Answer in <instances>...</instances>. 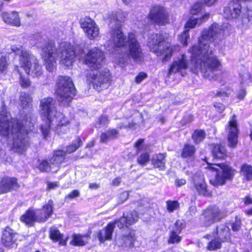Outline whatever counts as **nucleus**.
I'll list each match as a JSON object with an SVG mask.
<instances>
[{"mask_svg":"<svg viewBox=\"0 0 252 252\" xmlns=\"http://www.w3.org/2000/svg\"><path fill=\"white\" fill-rule=\"evenodd\" d=\"M149 154L147 152H145L140 155L137 158V160L139 164L143 165L149 161Z\"/></svg>","mask_w":252,"mask_h":252,"instance_id":"obj_46","label":"nucleus"},{"mask_svg":"<svg viewBox=\"0 0 252 252\" xmlns=\"http://www.w3.org/2000/svg\"><path fill=\"white\" fill-rule=\"evenodd\" d=\"M150 20L155 22L157 25H164L168 23L167 17H150Z\"/></svg>","mask_w":252,"mask_h":252,"instance_id":"obj_45","label":"nucleus"},{"mask_svg":"<svg viewBox=\"0 0 252 252\" xmlns=\"http://www.w3.org/2000/svg\"><path fill=\"white\" fill-rule=\"evenodd\" d=\"M64 159V153L62 150H58L54 152L53 157L48 162L47 160L41 161L38 168L41 172H56L58 169L59 165Z\"/></svg>","mask_w":252,"mask_h":252,"instance_id":"obj_13","label":"nucleus"},{"mask_svg":"<svg viewBox=\"0 0 252 252\" xmlns=\"http://www.w3.org/2000/svg\"><path fill=\"white\" fill-rule=\"evenodd\" d=\"M99 122L101 125H105L108 122V118L106 116H103L99 119Z\"/></svg>","mask_w":252,"mask_h":252,"instance_id":"obj_63","label":"nucleus"},{"mask_svg":"<svg viewBox=\"0 0 252 252\" xmlns=\"http://www.w3.org/2000/svg\"><path fill=\"white\" fill-rule=\"evenodd\" d=\"M26 120L12 119L6 111L0 113V134L2 141L14 152L22 154L29 146V130H32L33 125L31 115Z\"/></svg>","mask_w":252,"mask_h":252,"instance_id":"obj_2","label":"nucleus"},{"mask_svg":"<svg viewBox=\"0 0 252 252\" xmlns=\"http://www.w3.org/2000/svg\"><path fill=\"white\" fill-rule=\"evenodd\" d=\"M32 98L31 96L24 92H22L19 98V104L23 109L28 108L31 105Z\"/></svg>","mask_w":252,"mask_h":252,"instance_id":"obj_26","label":"nucleus"},{"mask_svg":"<svg viewBox=\"0 0 252 252\" xmlns=\"http://www.w3.org/2000/svg\"><path fill=\"white\" fill-rule=\"evenodd\" d=\"M40 113L45 123L41 126L44 137L46 138L54 131L59 135L69 131V121L63 114L58 111L56 101L50 97H44L40 101Z\"/></svg>","mask_w":252,"mask_h":252,"instance_id":"obj_3","label":"nucleus"},{"mask_svg":"<svg viewBox=\"0 0 252 252\" xmlns=\"http://www.w3.org/2000/svg\"><path fill=\"white\" fill-rule=\"evenodd\" d=\"M7 68L6 58L5 56L0 54V74L4 73Z\"/></svg>","mask_w":252,"mask_h":252,"instance_id":"obj_43","label":"nucleus"},{"mask_svg":"<svg viewBox=\"0 0 252 252\" xmlns=\"http://www.w3.org/2000/svg\"><path fill=\"white\" fill-rule=\"evenodd\" d=\"M241 220L236 219L235 221L232 224V229L234 231H238L241 228Z\"/></svg>","mask_w":252,"mask_h":252,"instance_id":"obj_54","label":"nucleus"},{"mask_svg":"<svg viewBox=\"0 0 252 252\" xmlns=\"http://www.w3.org/2000/svg\"><path fill=\"white\" fill-rule=\"evenodd\" d=\"M246 94L245 89H241L237 94V97L240 99H242L244 98Z\"/></svg>","mask_w":252,"mask_h":252,"instance_id":"obj_60","label":"nucleus"},{"mask_svg":"<svg viewBox=\"0 0 252 252\" xmlns=\"http://www.w3.org/2000/svg\"><path fill=\"white\" fill-rule=\"evenodd\" d=\"M114 228L115 223H109L105 228L100 230L97 235L99 242L102 243L106 240H111Z\"/></svg>","mask_w":252,"mask_h":252,"instance_id":"obj_22","label":"nucleus"},{"mask_svg":"<svg viewBox=\"0 0 252 252\" xmlns=\"http://www.w3.org/2000/svg\"><path fill=\"white\" fill-rule=\"evenodd\" d=\"M180 233L175 231L171 230L169 234V237L168 240V244L178 243L181 241V237L179 235Z\"/></svg>","mask_w":252,"mask_h":252,"instance_id":"obj_39","label":"nucleus"},{"mask_svg":"<svg viewBox=\"0 0 252 252\" xmlns=\"http://www.w3.org/2000/svg\"><path fill=\"white\" fill-rule=\"evenodd\" d=\"M93 28L89 30H86L85 32L87 37L91 40L97 37L99 34V29L97 26H94Z\"/></svg>","mask_w":252,"mask_h":252,"instance_id":"obj_38","label":"nucleus"},{"mask_svg":"<svg viewBox=\"0 0 252 252\" xmlns=\"http://www.w3.org/2000/svg\"><path fill=\"white\" fill-rule=\"evenodd\" d=\"M144 139H140L138 140L135 144L134 146L136 149L137 153L146 149V146L143 144Z\"/></svg>","mask_w":252,"mask_h":252,"instance_id":"obj_51","label":"nucleus"},{"mask_svg":"<svg viewBox=\"0 0 252 252\" xmlns=\"http://www.w3.org/2000/svg\"><path fill=\"white\" fill-rule=\"evenodd\" d=\"M109 140H110V138L107 132L101 133L100 136V141L101 142L106 143Z\"/></svg>","mask_w":252,"mask_h":252,"instance_id":"obj_57","label":"nucleus"},{"mask_svg":"<svg viewBox=\"0 0 252 252\" xmlns=\"http://www.w3.org/2000/svg\"><path fill=\"white\" fill-rule=\"evenodd\" d=\"M11 50L15 54L14 60L16 59L19 67L23 68L27 74L36 77L42 74L41 66L36 57L22 47H18L13 45L11 47Z\"/></svg>","mask_w":252,"mask_h":252,"instance_id":"obj_7","label":"nucleus"},{"mask_svg":"<svg viewBox=\"0 0 252 252\" xmlns=\"http://www.w3.org/2000/svg\"><path fill=\"white\" fill-rule=\"evenodd\" d=\"M205 133L202 130H195L192 135V139L196 143H199L202 141L205 138Z\"/></svg>","mask_w":252,"mask_h":252,"instance_id":"obj_41","label":"nucleus"},{"mask_svg":"<svg viewBox=\"0 0 252 252\" xmlns=\"http://www.w3.org/2000/svg\"><path fill=\"white\" fill-rule=\"evenodd\" d=\"M205 17H199L198 18H195V17H190V18L187 22L185 29L189 30V28H193L196 25H200L205 21Z\"/></svg>","mask_w":252,"mask_h":252,"instance_id":"obj_30","label":"nucleus"},{"mask_svg":"<svg viewBox=\"0 0 252 252\" xmlns=\"http://www.w3.org/2000/svg\"><path fill=\"white\" fill-rule=\"evenodd\" d=\"M214 106L220 113H221L225 109L224 105L220 103H215Z\"/></svg>","mask_w":252,"mask_h":252,"instance_id":"obj_59","label":"nucleus"},{"mask_svg":"<svg viewBox=\"0 0 252 252\" xmlns=\"http://www.w3.org/2000/svg\"><path fill=\"white\" fill-rule=\"evenodd\" d=\"M225 216L224 213L216 206H210L204 210L200 218V224L208 227L220 221Z\"/></svg>","mask_w":252,"mask_h":252,"instance_id":"obj_12","label":"nucleus"},{"mask_svg":"<svg viewBox=\"0 0 252 252\" xmlns=\"http://www.w3.org/2000/svg\"><path fill=\"white\" fill-rule=\"evenodd\" d=\"M56 86V93L58 101L63 105H68L76 94L72 79L68 76H60Z\"/></svg>","mask_w":252,"mask_h":252,"instance_id":"obj_9","label":"nucleus"},{"mask_svg":"<svg viewBox=\"0 0 252 252\" xmlns=\"http://www.w3.org/2000/svg\"><path fill=\"white\" fill-rule=\"evenodd\" d=\"M90 237V234L81 235L79 234H74L72 235V240L70 244L75 246H83L87 243Z\"/></svg>","mask_w":252,"mask_h":252,"instance_id":"obj_23","label":"nucleus"},{"mask_svg":"<svg viewBox=\"0 0 252 252\" xmlns=\"http://www.w3.org/2000/svg\"><path fill=\"white\" fill-rule=\"evenodd\" d=\"M229 25L221 26L212 24L208 30L202 32L197 45H193L189 51L190 53V71L194 73L200 72L203 76L210 80H216L215 72L221 69V66L213 51L210 48L209 41H211L222 34H228Z\"/></svg>","mask_w":252,"mask_h":252,"instance_id":"obj_1","label":"nucleus"},{"mask_svg":"<svg viewBox=\"0 0 252 252\" xmlns=\"http://www.w3.org/2000/svg\"><path fill=\"white\" fill-rule=\"evenodd\" d=\"M195 153V148L194 146L187 144L184 145L182 150L181 156L183 158H193Z\"/></svg>","mask_w":252,"mask_h":252,"instance_id":"obj_29","label":"nucleus"},{"mask_svg":"<svg viewBox=\"0 0 252 252\" xmlns=\"http://www.w3.org/2000/svg\"><path fill=\"white\" fill-rule=\"evenodd\" d=\"M20 186L15 178L5 177L0 181V194L6 193L19 189Z\"/></svg>","mask_w":252,"mask_h":252,"instance_id":"obj_18","label":"nucleus"},{"mask_svg":"<svg viewBox=\"0 0 252 252\" xmlns=\"http://www.w3.org/2000/svg\"><path fill=\"white\" fill-rule=\"evenodd\" d=\"M42 57L46 69L53 72L56 70L57 59L60 58L61 63L66 66L71 65L74 62L75 57L80 59L84 57V52L82 49L79 48L78 52L69 42H62L57 48L52 42L46 43L42 47Z\"/></svg>","mask_w":252,"mask_h":252,"instance_id":"obj_4","label":"nucleus"},{"mask_svg":"<svg viewBox=\"0 0 252 252\" xmlns=\"http://www.w3.org/2000/svg\"><path fill=\"white\" fill-rule=\"evenodd\" d=\"M166 204L167 210L169 213L173 212L180 207L179 202L175 200H167L166 202Z\"/></svg>","mask_w":252,"mask_h":252,"instance_id":"obj_40","label":"nucleus"},{"mask_svg":"<svg viewBox=\"0 0 252 252\" xmlns=\"http://www.w3.org/2000/svg\"><path fill=\"white\" fill-rule=\"evenodd\" d=\"M213 234L217 235V237L222 242H226L230 240V229L224 224H220L218 225Z\"/></svg>","mask_w":252,"mask_h":252,"instance_id":"obj_21","label":"nucleus"},{"mask_svg":"<svg viewBox=\"0 0 252 252\" xmlns=\"http://www.w3.org/2000/svg\"><path fill=\"white\" fill-rule=\"evenodd\" d=\"M59 186L58 182H49L48 183V189H53Z\"/></svg>","mask_w":252,"mask_h":252,"instance_id":"obj_61","label":"nucleus"},{"mask_svg":"<svg viewBox=\"0 0 252 252\" xmlns=\"http://www.w3.org/2000/svg\"><path fill=\"white\" fill-rule=\"evenodd\" d=\"M110 139L116 138L118 134V132L115 129H113L107 131Z\"/></svg>","mask_w":252,"mask_h":252,"instance_id":"obj_56","label":"nucleus"},{"mask_svg":"<svg viewBox=\"0 0 252 252\" xmlns=\"http://www.w3.org/2000/svg\"><path fill=\"white\" fill-rule=\"evenodd\" d=\"M129 196V193L128 191H124L120 194L119 199L121 203L124 202L127 200Z\"/></svg>","mask_w":252,"mask_h":252,"instance_id":"obj_58","label":"nucleus"},{"mask_svg":"<svg viewBox=\"0 0 252 252\" xmlns=\"http://www.w3.org/2000/svg\"><path fill=\"white\" fill-rule=\"evenodd\" d=\"M14 64L15 70L17 71L20 75L19 83L21 86L23 88H27L29 87L31 85V81L27 76H24L21 74V72L20 71L19 66L17 64L16 59L14 60Z\"/></svg>","mask_w":252,"mask_h":252,"instance_id":"obj_28","label":"nucleus"},{"mask_svg":"<svg viewBox=\"0 0 252 252\" xmlns=\"http://www.w3.org/2000/svg\"><path fill=\"white\" fill-rule=\"evenodd\" d=\"M238 21L242 22V26L247 28L252 25V17H236Z\"/></svg>","mask_w":252,"mask_h":252,"instance_id":"obj_44","label":"nucleus"},{"mask_svg":"<svg viewBox=\"0 0 252 252\" xmlns=\"http://www.w3.org/2000/svg\"><path fill=\"white\" fill-rule=\"evenodd\" d=\"M121 182V178L120 177H117L112 181V184L113 186H118L120 185Z\"/></svg>","mask_w":252,"mask_h":252,"instance_id":"obj_64","label":"nucleus"},{"mask_svg":"<svg viewBox=\"0 0 252 252\" xmlns=\"http://www.w3.org/2000/svg\"><path fill=\"white\" fill-rule=\"evenodd\" d=\"M2 18L7 24L17 27L20 26L21 21L19 17H2Z\"/></svg>","mask_w":252,"mask_h":252,"instance_id":"obj_37","label":"nucleus"},{"mask_svg":"<svg viewBox=\"0 0 252 252\" xmlns=\"http://www.w3.org/2000/svg\"><path fill=\"white\" fill-rule=\"evenodd\" d=\"M82 144L83 143L81 139L79 137H77L76 140L72 142V144L66 147L65 152L63 151L64 153V156L65 155V153L70 154L75 152L82 146Z\"/></svg>","mask_w":252,"mask_h":252,"instance_id":"obj_33","label":"nucleus"},{"mask_svg":"<svg viewBox=\"0 0 252 252\" xmlns=\"http://www.w3.org/2000/svg\"><path fill=\"white\" fill-rule=\"evenodd\" d=\"M226 131L228 133L227 139L229 147L234 148L237 144L238 129L236 116L233 115L229 121L228 125L226 127Z\"/></svg>","mask_w":252,"mask_h":252,"instance_id":"obj_15","label":"nucleus"},{"mask_svg":"<svg viewBox=\"0 0 252 252\" xmlns=\"http://www.w3.org/2000/svg\"><path fill=\"white\" fill-rule=\"evenodd\" d=\"M104 60L102 51L97 48L90 50L85 56V63L91 69L87 76V80L97 91L108 88L110 84V73L105 69L98 70Z\"/></svg>","mask_w":252,"mask_h":252,"instance_id":"obj_5","label":"nucleus"},{"mask_svg":"<svg viewBox=\"0 0 252 252\" xmlns=\"http://www.w3.org/2000/svg\"><path fill=\"white\" fill-rule=\"evenodd\" d=\"M241 174L247 180H252V166L248 164H244L241 167Z\"/></svg>","mask_w":252,"mask_h":252,"instance_id":"obj_35","label":"nucleus"},{"mask_svg":"<svg viewBox=\"0 0 252 252\" xmlns=\"http://www.w3.org/2000/svg\"><path fill=\"white\" fill-rule=\"evenodd\" d=\"M244 202L246 205H252V198L249 197H246L244 199ZM245 212L248 215H252V208L249 210H246Z\"/></svg>","mask_w":252,"mask_h":252,"instance_id":"obj_53","label":"nucleus"},{"mask_svg":"<svg viewBox=\"0 0 252 252\" xmlns=\"http://www.w3.org/2000/svg\"><path fill=\"white\" fill-rule=\"evenodd\" d=\"M232 91L229 87H225L223 89H221L218 91L215 96L220 97H228L232 93Z\"/></svg>","mask_w":252,"mask_h":252,"instance_id":"obj_47","label":"nucleus"},{"mask_svg":"<svg viewBox=\"0 0 252 252\" xmlns=\"http://www.w3.org/2000/svg\"><path fill=\"white\" fill-rule=\"evenodd\" d=\"M186 183V181L185 179H177L175 181V184L177 187H180L184 185H185Z\"/></svg>","mask_w":252,"mask_h":252,"instance_id":"obj_62","label":"nucleus"},{"mask_svg":"<svg viewBox=\"0 0 252 252\" xmlns=\"http://www.w3.org/2000/svg\"><path fill=\"white\" fill-rule=\"evenodd\" d=\"M163 41L164 37L161 34L154 33L149 36L148 45L151 52L158 56H162V61L165 62L170 59L175 52L179 51L180 47L168 44L163 45Z\"/></svg>","mask_w":252,"mask_h":252,"instance_id":"obj_8","label":"nucleus"},{"mask_svg":"<svg viewBox=\"0 0 252 252\" xmlns=\"http://www.w3.org/2000/svg\"><path fill=\"white\" fill-rule=\"evenodd\" d=\"M212 154L215 158H223L226 156V150L224 147L220 145H215L212 150Z\"/></svg>","mask_w":252,"mask_h":252,"instance_id":"obj_31","label":"nucleus"},{"mask_svg":"<svg viewBox=\"0 0 252 252\" xmlns=\"http://www.w3.org/2000/svg\"><path fill=\"white\" fill-rule=\"evenodd\" d=\"M224 13L227 15H247L250 14L245 9H242L241 6L238 3L231 2L224 9Z\"/></svg>","mask_w":252,"mask_h":252,"instance_id":"obj_20","label":"nucleus"},{"mask_svg":"<svg viewBox=\"0 0 252 252\" xmlns=\"http://www.w3.org/2000/svg\"><path fill=\"white\" fill-rule=\"evenodd\" d=\"M167 9L161 5H153L150 10L149 16H166L168 15Z\"/></svg>","mask_w":252,"mask_h":252,"instance_id":"obj_25","label":"nucleus"},{"mask_svg":"<svg viewBox=\"0 0 252 252\" xmlns=\"http://www.w3.org/2000/svg\"><path fill=\"white\" fill-rule=\"evenodd\" d=\"M165 162V156L161 154L154 156L152 160V163L154 167L158 168L160 170L164 169Z\"/></svg>","mask_w":252,"mask_h":252,"instance_id":"obj_24","label":"nucleus"},{"mask_svg":"<svg viewBox=\"0 0 252 252\" xmlns=\"http://www.w3.org/2000/svg\"><path fill=\"white\" fill-rule=\"evenodd\" d=\"M147 74L145 72H140L135 77V81L136 83H140L143 80L147 77Z\"/></svg>","mask_w":252,"mask_h":252,"instance_id":"obj_52","label":"nucleus"},{"mask_svg":"<svg viewBox=\"0 0 252 252\" xmlns=\"http://www.w3.org/2000/svg\"><path fill=\"white\" fill-rule=\"evenodd\" d=\"M189 65V58L185 54H183L174 59V61L170 65L167 76L170 77L172 73L177 72L180 73L182 76H184L185 71L188 68Z\"/></svg>","mask_w":252,"mask_h":252,"instance_id":"obj_14","label":"nucleus"},{"mask_svg":"<svg viewBox=\"0 0 252 252\" xmlns=\"http://www.w3.org/2000/svg\"><path fill=\"white\" fill-rule=\"evenodd\" d=\"M224 242H222L217 237L215 238L211 242H210L207 246V249L209 251H214L218 249H220L221 247V243Z\"/></svg>","mask_w":252,"mask_h":252,"instance_id":"obj_34","label":"nucleus"},{"mask_svg":"<svg viewBox=\"0 0 252 252\" xmlns=\"http://www.w3.org/2000/svg\"><path fill=\"white\" fill-rule=\"evenodd\" d=\"M49 235L50 238L54 242L59 241L61 245H65V241L63 240V235L60 233V231L56 227H53L50 228Z\"/></svg>","mask_w":252,"mask_h":252,"instance_id":"obj_27","label":"nucleus"},{"mask_svg":"<svg viewBox=\"0 0 252 252\" xmlns=\"http://www.w3.org/2000/svg\"><path fill=\"white\" fill-rule=\"evenodd\" d=\"M18 234L9 227H6L2 233L1 243L6 247L13 248L16 246Z\"/></svg>","mask_w":252,"mask_h":252,"instance_id":"obj_16","label":"nucleus"},{"mask_svg":"<svg viewBox=\"0 0 252 252\" xmlns=\"http://www.w3.org/2000/svg\"><path fill=\"white\" fill-rule=\"evenodd\" d=\"M125 217L126 219L127 224H128V225H132L135 223L137 221L139 218L137 213L135 211L125 214Z\"/></svg>","mask_w":252,"mask_h":252,"instance_id":"obj_36","label":"nucleus"},{"mask_svg":"<svg viewBox=\"0 0 252 252\" xmlns=\"http://www.w3.org/2000/svg\"><path fill=\"white\" fill-rule=\"evenodd\" d=\"M111 22L110 26L111 29L109 33L110 40L112 42L114 46L120 48L122 50L126 49V45L128 44V53L126 55L122 56L123 62H126L124 56L126 57L128 55L136 62L141 61L142 58V51L138 42L135 38L134 33L130 32L128 34V39L126 36L121 30V24L117 21L116 17H113L111 19Z\"/></svg>","mask_w":252,"mask_h":252,"instance_id":"obj_6","label":"nucleus"},{"mask_svg":"<svg viewBox=\"0 0 252 252\" xmlns=\"http://www.w3.org/2000/svg\"><path fill=\"white\" fill-rule=\"evenodd\" d=\"M113 223H115V225L117 224L118 227L120 229L123 228L125 226L127 227V226L128 225V224H127L126 219L125 217V214H124V215L122 217H121L118 220H116Z\"/></svg>","mask_w":252,"mask_h":252,"instance_id":"obj_49","label":"nucleus"},{"mask_svg":"<svg viewBox=\"0 0 252 252\" xmlns=\"http://www.w3.org/2000/svg\"><path fill=\"white\" fill-rule=\"evenodd\" d=\"M80 23L84 32H86V30L94 28V26H96L95 22L90 17H84L80 19Z\"/></svg>","mask_w":252,"mask_h":252,"instance_id":"obj_32","label":"nucleus"},{"mask_svg":"<svg viewBox=\"0 0 252 252\" xmlns=\"http://www.w3.org/2000/svg\"><path fill=\"white\" fill-rule=\"evenodd\" d=\"M136 240L134 232L129 228L127 229L126 232L123 233L121 236H117L116 243L119 246H128L132 248L135 246L134 243Z\"/></svg>","mask_w":252,"mask_h":252,"instance_id":"obj_17","label":"nucleus"},{"mask_svg":"<svg viewBox=\"0 0 252 252\" xmlns=\"http://www.w3.org/2000/svg\"><path fill=\"white\" fill-rule=\"evenodd\" d=\"M202 10V4L197 2L192 5L190 8V14L192 15H196L199 14Z\"/></svg>","mask_w":252,"mask_h":252,"instance_id":"obj_50","label":"nucleus"},{"mask_svg":"<svg viewBox=\"0 0 252 252\" xmlns=\"http://www.w3.org/2000/svg\"><path fill=\"white\" fill-rule=\"evenodd\" d=\"M80 195V192L77 190H74L71 192H70L68 195L65 197L66 199H72L75 198L77 197H78Z\"/></svg>","mask_w":252,"mask_h":252,"instance_id":"obj_55","label":"nucleus"},{"mask_svg":"<svg viewBox=\"0 0 252 252\" xmlns=\"http://www.w3.org/2000/svg\"><path fill=\"white\" fill-rule=\"evenodd\" d=\"M189 38V30L185 29V31L182 33V34L179 35V40L180 42L185 47L188 45L187 40Z\"/></svg>","mask_w":252,"mask_h":252,"instance_id":"obj_42","label":"nucleus"},{"mask_svg":"<svg viewBox=\"0 0 252 252\" xmlns=\"http://www.w3.org/2000/svg\"><path fill=\"white\" fill-rule=\"evenodd\" d=\"M208 164L206 169L215 172V178L210 179V182L214 186H221L225 184L226 180H231L233 176L234 171L229 166L223 164H210L207 161Z\"/></svg>","mask_w":252,"mask_h":252,"instance_id":"obj_11","label":"nucleus"},{"mask_svg":"<svg viewBox=\"0 0 252 252\" xmlns=\"http://www.w3.org/2000/svg\"><path fill=\"white\" fill-rule=\"evenodd\" d=\"M53 205V201L49 200L43 206L42 210L35 211L29 210L21 216V220L28 225H32L35 221L45 222L52 214Z\"/></svg>","mask_w":252,"mask_h":252,"instance_id":"obj_10","label":"nucleus"},{"mask_svg":"<svg viewBox=\"0 0 252 252\" xmlns=\"http://www.w3.org/2000/svg\"><path fill=\"white\" fill-rule=\"evenodd\" d=\"M185 226L183 220H177L174 223L172 230L180 233L182 230L185 228Z\"/></svg>","mask_w":252,"mask_h":252,"instance_id":"obj_48","label":"nucleus"},{"mask_svg":"<svg viewBox=\"0 0 252 252\" xmlns=\"http://www.w3.org/2000/svg\"><path fill=\"white\" fill-rule=\"evenodd\" d=\"M194 187L196 192L200 195L208 196L210 193L207 189L206 184L202 176L193 177Z\"/></svg>","mask_w":252,"mask_h":252,"instance_id":"obj_19","label":"nucleus"}]
</instances>
